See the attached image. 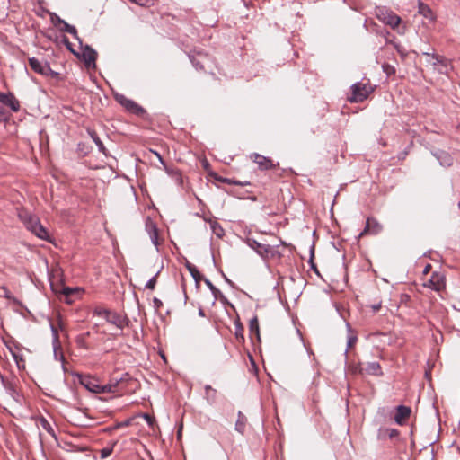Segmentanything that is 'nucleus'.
I'll use <instances>...</instances> for the list:
<instances>
[{
    "label": "nucleus",
    "mask_w": 460,
    "mask_h": 460,
    "mask_svg": "<svg viewBox=\"0 0 460 460\" xmlns=\"http://www.w3.org/2000/svg\"><path fill=\"white\" fill-rule=\"evenodd\" d=\"M19 217L26 226L27 229L30 230L31 233H33V231H35V229L37 228V226H40V220L36 217L27 212L20 213Z\"/></svg>",
    "instance_id": "f8f14e48"
},
{
    "label": "nucleus",
    "mask_w": 460,
    "mask_h": 460,
    "mask_svg": "<svg viewBox=\"0 0 460 460\" xmlns=\"http://www.w3.org/2000/svg\"><path fill=\"white\" fill-rule=\"evenodd\" d=\"M250 245L263 258L273 257L276 253L274 248L269 244L260 243L253 241L252 244L251 243Z\"/></svg>",
    "instance_id": "1a4fd4ad"
},
{
    "label": "nucleus",
    "mask_w": 460,
    "mask_h": 460,
    "mask_svg": "<svg viewBox=\"0 0 460 460\" xmlns=\"http://www.w3.org/2000/svg\"><path fill=\"white\" fill-rule=\"evenodd\" d=\"M373 90L369 83H356L351 87L352 93L348 100L350 102H361L369 96Z\"/></svg>",
    "instance_id": "7ed1b4c3"
},
{
    "label": "nucleus",
    "mask_w": 460,
    "mask_h": 460,
    "mask_svg": "<svg viewBox=\"0 0 460 460\" xmlns=\"http://www.w3.org/2000/svg\"><path fill=\"white\" fill-rule=\"evenodd\" d=\"M90 136L93 139V141L95 143L96 146L98 147V150L104 155H106V148L104 146V144L102 141L99 138L97 134L95 132L90 133Z\"/></svg>",
    "instance_id": "4be33fe9"
},
{
    "label": "nucleus",
    "mask_w": 460,
    "mask_h": 460,
    "mask_svg": "<svg viewBox=\"0 0 460 460\" xmlns=\"http://www.w3.org/2000/svg\"><path fill=\"white\" fill-rule=\"evenodd\" d=\"M154 303H155V305L157 307H159V306H161V305H162V302H161L159 299H157V298H155V299H154Z\"/></svg>",
    "instance_id": "4c0bfd02"
},
{
    "label": "nucleus",
    "mask_w": 460,
    "mask_h": 460,
    "mask_svg": "<svg viewBox=\"0 0 460 460\" xmlns=\"http://www.w3.org/2000/svg\"><path fill=\"white\" fill-rule=\"evenodd\" d=\"M217 390L214 389L211 385L205 386V394L204 398L207 400L208 403L213 404L217 400Z\"/></svg>",
    "instance_id": "f3484780"
},
{
    "label": "nucleus",
    "mask_w": 460,
    "mask_h": 460,
    "mask_svg": "<svg viewBox=\"0 0 460 460\" xmlns=\"http://www.w3.org/2000/svg\"><path fill=\"white\" fill-rule=\"evenodd\" d=\"M11 354L13 358L15 359V361L18 363L19 360H22V357L13 349H10Z\"/></svg>",
    "instance_id": "473e14b6"
},
{
    "label": "nucleus",
    "mask_w": 460,
    "mask_h": 460,
    "mask_svg": "<svg viewBox=\"0 0 460 460\" xmlns=\"http://www.w3.org/2000/svg\"><path fill=\"white\" fill-rule=\"evenodd\" d=\"M430 270H431V265L430 264H427L425 266V268L423 269L422 273H423V275H428L430 272Z\"/></svg>",
    "instance_id": "72a5a7b5"
},
{
    "label": "nucleus",
    "mask_w": 460,
    "mask_h": 460,
    "mask_svg": "<svg viewBox=\"0 0 460 460\" xmlns=\"http://www.w3.org/2000/svg\"><path fill=\"white\" fill-rule=\"evenodd\" d=\"M97 52L92 49L90 46H88V70L90 68H95V61H96V58H97Z\"/></svg>",
    "instance_id": "412c9836"
},
{
    "label": "nucleus",
    "mask_w": 460,
    "mask_h": 460,
    "mask_svg": "<svg viewBox=\"0 0 460 460\" xmlns=\"http://www.w3.org/2000/svg\"><path fill=\"white\" fill-rule=\"evenodd\" d=\"M249 332L251 336L255 335L257 339L260 341L259 319L256 315L250 320Z\"/></svg>",
    "instance_id": "dca6fc26"
},
{
    "label": "nucleus",
    "mask_w": 460,
    "mask_h": 460,
    "mask_svg": "<svg viewBox=\"0 0 460 460\" xmlns=\"http://www.w3.org/2000/svg\"><path fill=\"white\" fill-rule=\"evenodd\" d=\"M32 234H34L36 236L42 240H48L49 238L48 231L46 230V228L43 227L41 224H40V226H37V228L35 229V231H33Z\"/></svg>",
    "instance_id": "5701e85b"
},
{
    "label": "nucleus",
    "mask_w": 460,
    "mask_h": 460,
    "mask_svg": "<svg viewBox=\"0 0 460 460\" xmlns=\"http://www.w3.org/2000/svg\"><path fill=\"white\" fill-rule=\"evenodd\" d=\"M212 228H213V232H214V234L216 235H217V236H221L222 235L223 229H222L221 226H213Z\"/></svg>",
    "instance_id": "2f4dec72"
},
{
    "label": "nucleus",
    "mask_w": 460,
    "mask_h": 460,
    "mask_svg": "<svg viewBox=\"0 0 460 460\" xmlns=\"http://www.w3.org/2000/svg\"><path fill=\"white\" fill-rule=\"evenodd\" d=\"M250 157L255 164H258L261 170H269L275 168L273 161L269 157L263 156L257 153L252 154Z\"/></svg>",
    "instance_id": "6e6552de"
},
{
    "label": "nucleus",
    "mask_w": 460,
    "mask_h": 460,
    "mask_svg": "<svg viewBox=\"0 0 460 460\" xmlns=\"http://www.w3.org/2000/svg\"><path fill=\"white\" fill-rule=\"evenodd\" d=\"M411 413V409L410 407L400 405L396 408V413L394 416V420L399 425H403L406 423L408 419L410 418Z\"/></svg>",
    "instance_id": "9b49d317"
},
{
    "label": "nucleus",
    "mask_w": 460,
    "mask_h": 460,
    "mask_svg": "<svg viewBox=\"0 0 460 460\" xmlns=\"http://www.w3.org/2000/svg\"><path fill=\"white\" fill-rule=\"evenodd\" d=\"M132 2L144 5L147 0H131Z\"/></svg>",
    "instance_id": "e433bc0d"
},
{
    "label": "nucleus",
    "mask_w": 460,
    "mask_h": 460,
    "mask_svg": "<svg viewBox=\"0 0 460 460\" xmlns=\"http://www.w3.org/2000/svg\"><path fill=\"white\" fill-rule=\"evenodd\" d=\"M361 371H364L369 375L374 376H382L381 366L377 362H368L366 364L364 367L361 368Z\"/></svg>",
    "instance_id": "4468645a"
},
{
    "label": "nucleus",
    "mask_w": 460,
    "mask_h": 460,
    "mask_svg": "<svg viewBox=\"0 0 460 460\" xmlns=\"http://www.w3.org/2000/svg\"><path fill=\"white\" fill-rule=\"evenodd\" d=\"M120 383L121 380H117L115 382L111 381L108 384H103L98 378L88 375V392L96 394H114L119 392Z\"/></svg>",
    "instance_id": "f03ea898"
},
{
    "label": "nucleus",
    "mask_w": 460,
    "mask_h": 460,
    "mask_svg": "<svg viewBox=\"0 0 460 460\" xmlns=\"http://www.w3.org/2000/svg\"><path fill=\"white\" fill-rule=\"evenodd\" d=\"M380 308V305H375L374 310L377 311Z\"/></svg>",
    "instance_id": "58836bf2"
},
{
    "label": "nucleus",
    "mask_w": 460,
    "mask_h": 460,
    "mask_svg": "<svg viewBox=\"0 0 460 460\" xmlns=\"http://www.w3.org/2000/svg\"><path fill=\"white\" fill-rule=\"evenodd\" d=\"M0 102L9 107L13 111L16 112L20 110V102L15 96L11 93H0Z\"/></svg>",
    "instance_id": "0eeeda50"
},
{
    "label": "nucleus",
    "mask_w": 460,
    "mask_h": 460,
    "mask_svg": "<svg viewBox=\"0 0 460 460\" xmlns=\"http://www.w3.org/2000/svg\"><path fill=\"white\" fill-rule=\"evenodd\" d=\"M116 100L119 104H121L126 109V111L133 114L142 116L146 112L144 108L136 103L134 101L128 99L124 95L117 94Z\"/></svg>",
    "instance_id": "20e7f679"
},
{
    "label": "nucleus",
    "mask_w": 460,
    "mask_h": 460,
    "mask_svg": "<svg viewBox=\"0 0 460 460\" xmlns=\"http://www.w3.org/2000/svg\"><path fill=\"white\" fill-rule=\"evenodd\" d=\"M155 285H156V276H155L149 279V281L146 285V288L153 290L155 288Z\"/></svg>",
    "instance_id": "c85d7f7f"
},
{
    "label": "nucleus",
    "mask_w": 460,
    "mask_h": 460,
    "mask_svg": "<svg viewBox=\"0 0 460 460\" xmlns=\"http://www.w3.org/2000/svg\"><path fill=\"white\" fill-rule=\"evenodd\" d=\"M243 332H244V328H243L242 323L240 322V320H236L234 323V336H235L236 341L239 344H243L245 341Z\"/></svg>",
    "instance_id": "2eb2a0df"
},
{
    "label": "nucleus",
    "mask_w": 460,
    "mask_h": 460,
    "mask_svg": "<svg viewBox=\"0 0 460 460\" xmlns=\"http://www.w3.org/2000/svg\"><path fill=\"white\" fill-rule=\"evenodd\" d=\"M382 15L384 16V22L390 25L392 28L397 27L401 22V18L393 12L385 11L382 13Z\"/></svg>",
    "instance_id": "ddd939ff"
},
{
    "label": "nucleus",
    "mask_w": 460,
    "mask_h": 460,
    "mask_svg": "<svg viewBox=\"0 0 460 460\" xmlns=\"http://www.w3.org/2000/svg\"><path fill=\"white\" fill-rule=\"evenodd\" d=\"M419 13L428 19H430V20L434 19L433 12L427 4H425L423 3H420V4H419Z\"/></svg>",
    "instance_id": "aec40b11"
},
{
    "label": "nucleus",
    "mask_w": 460,
    "mask_h": 460,
    "mask_svg": "<svg viewBox=\"0 0 460 460\" xmlns=\"http://www.w3.org/2000/svg\"><path fill=\"white\" fill-rule=\"evenodd\" d=\"M112 452V448H103L100 451V459H105L108 457Z\"/></svg>",
    "instance_id": "bb28decb"
},
{
    "label": "nucleus",
    "mask_w": 460,
    "mask_h": 460,
    "mask_svg": "<svg viewBox=\"0 0 460 460\" xmlns=\"http://www.w3.org/2000/svg\"><path fill=\"white\" fill-rule=\"evenodd\" d=\"M54 354H55L56 358H58V356H60V358H62V353L59 350V348L58 346L57 335L56 334H55Z\"/></svg>",
    "instance_id": "c756f323"
},
{
    "label": "nucleus",
    "mask_w": 460,
    "mask_h": 460,
    "mask_svg": "<svg viewBox=\"0 0 460 460\" xmlns=\"http://www.w3.org/2000/svg\"><path fill=\"white\" fill-rule=\"evenodd\" d=\"M383 229L382 225L374 217H367L366 222V226L364 230L360 233L359 237H362L366 234H378L381 233Z\"/></svg>",
    "instance_id": "423d86ee"
},
{
    "label": "nucleus",
    "mask_w": 460,
    "mask_h": 460,
    "mask_svg": "<svg viewBox=\"0 0 460 460\" xmlns=\"http://www.w3.org/2000/svg\"><path fill=\"white\" fill-rule=\"evenodd\" d=\"M205 283L210 288V290L213 292L214 295H216L217 292H219V290L211 283L210 280L205 279Z\"/></svg>",
    "instance_id": "7c9ffc66"
},
{
    "label": "nucleus",
    "mask_w": 460,
    "mask_h": 460,
    "mask_svg": "<svg viewBox=\"0 0 460 460\" xmlns=\"http://www.w3.org/2000/svg\"><path fill=\"white\" fill-rule=\"evenodd\" d=\"M3 291H4V296L6 297V298H10L11 296H10V292L5 288H2Z\"/></svg>",
    "instance_id": "c9c22d12"
},
{
    "label": "nucleus",
    "mask_w": 460,
    "mask_h": 460,
    "mask_svg": "<svg viewBox=\"0 0 460 460\" xmlns=\"http://www.w3.org/2000/svg\"><path fill=\"white\" fill-rule=\"evenodd\" d=\"M93 318L96 319L94 323V328H98L99 325H102L103 322L111 323L115 327L122 330L127 324L128 320L126 316L110 310L104 305H96L93 310Z\"/></svg>",
    "instance_id": "f257e3e1"
},
{
    "label": "nucleus",
    "mask_w": 460,
    "mask_h": 460,
    "mask_svg": "<svg viewBox=\"0 0 460 460\" xmlns=\"http://www.w3.org/2000/svg\"><path fill=\"white\" fill-rule=\"evenodd\" d=\"M93 459H97V456L95 454H93Z\"/></svg>",
    "instance_id": "ea45409f"
},
{
    "label": "nucleus",
    "mask_w": 460,
    "mask_h": 460,
    "mask_svg": "<svg viewBox=\"0 0 460 460\" xmlns=\"http://www.w3.org/2000/svg\"><path fill=\"white\" fill-rule=\"evenodd\" d=\"M81 57L82 59L86 63V48L82 49Z\"/></svg>",
    "instance_id": "f704fd0d"
},
{
    "label": "nucleus",
    "mask_w": 460,
    "mask_h": 460,
    "mask_svg": "<svg viewBox=\"0 0 460 460\" xmlns=\"http://www.w3.org/2000/svg\"><path fill=\"white\" fill-rule=\"evenodd\" d=\"M29 65L31 68L38 74L47 75L50 73L51 69L49 65L41 62L36 58H29Z\"/></svg>",
    "instance_id": "9d476101"
},
{
    "label": "nucleus",
    "mask_w": 460,
    "mask_h": 460,
    "mask_svg": "<svg viewBox=\"0 0 460 460\" xmlns=\"http://www.w3.org/2000/svg\"><path fill=\"white\" fill-rule=\"evenodd\" d=\"M187 267H188L190 273L195 279V281L197 283H199L201 279V275H200L199 271L198 270V269L196 268V266L189 264Z\"/></svg>",
    "instance_id": "b1692460"
},
{
    "label": "nucleus",
    "mask_w": 460,
    "mask_h": 460,
    "mask_svg": "<svg viewBox=\"0 0 460 460\" xmlns=\"http://www.w3.org/2000/svg\"><path fill=\"white\" fill-rule=\"evenodd\" d=\"M60 31H66L73 35L75 39H77L76 36V30L74 26L66 23V22L59 27Z\"/></svg>",
    "instance_id": "393cba45"
},
{
    "label": "nucleus",
    "mask_w": 460,
    "mask_h": 460,
    "mask_svg": "<svg viewBox=\"0 0 460 460\" xmlns=\"http://www.w3.org/2000/svg\"><path fill=\"white\" fill-rule=\"evenodd\" d=\"M51 21L54 23V25L59 29L61 25L65 22L62 19H60L58 15H54L51 17Z\"/></svg>",
    "instance_id": "cd10ccee"
},
{
    "label": "nucleus",
    "mask_w": 460,
    "mask_h": 460,
    "mask_svg": "<svg viewBox=\"0 0 460 460\" xmlns=\"http://www.w3.org/2000/svg\"><path fill=\"white\" fill-rule=\"evenodd\" d=\"M425 287L440 292L446 288V278L442 273L433 272L430 279L424 284Z\"/></svg>",
    "instance_id": "39448f33"
},
{
    "label": "nucleus",
    "mask_w": 460,
    "mask_h": 460,
    "mask_svg": "<svg viewBox=\"0 0 460 460\" xmlns=\"http://www.w3.org/2000/svg\"><path fill=\"white\" fill-rule=\"evenodd\" d=\"M383 69H384V72L387 75H394L395 74V69L394 66H390V65H384L383 66Z\"/></svg>",
    "instance_id": "a878e982"
},
{
    "label": "nucleus",
    "mask_w": 460,
    "mask_h": 460,
    "mask_svg": "<svg viewBox=\"0 0 460 460\" xmlns=\"http://www.w3.org/2000/svg\"><path fill=\"white\" fill-rule=\"evenodd\" d=\"M246 426V418L239 411L238 419L235 422V430L241 434H243Z\"/></svg>",
    "instance_id": "6ab92c4d"
},
{
    "label": "nucleus",
    "mask_w": 460,
    "mask_h": 460,
    "mask_svg": "<svg viewBox=\"0 0 460 460\" xmlns=\"http://www.w3.org/2000/svg\"><path fill=\"white\" fill-rule=\"evenodd\" d=\"M79 293H84V289L82 288H63L62 294L65 296L66 301L68 304L73 303V300L70 298L74 295H77Z\"/></svg>",
    "instance_id": "a211bd4d"
}]
</instances>
